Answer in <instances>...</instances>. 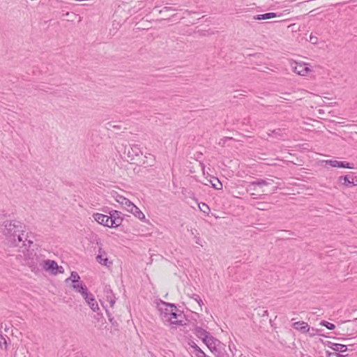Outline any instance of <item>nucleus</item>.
<instances>
[{
    "mask_svg": "<svg viewBox=\"0 0 357 357\" xmlns=\"http://www.w3.org/2000/svg\"><path fill=\"white\" fill-rule=\"evenodd\" d=\"M2 232L6 238V240L13 246H17L18 243L22 241V224L17 220L5 221L1 228Z\"/></svg>",
    "mask_w": 357,
    "mask_h": 357,
    "instance_id": "1",
    "label": "nucleus"
},
{
    "mask_svg": "<svg viewBox=\"0 0 357 357\" xmlns=\"http://www.w3.org/2000/svg\"><path fill=\"white\" fill-rule=\"evenodd\" d=\"M124 154L127 155L128 160L132 163H141L140 159L142 156V151L137 144L130 145L129 147H125Z\"/></svg>",
    "mask_w": 357,
    "mask_h": 357,
    "instance_id": "2",
    "label": "nucleus"
},
{
    "mask_svg": "<svg viewBox=\"0 0 357 357\" xmlns=\"http://www.w3.org/2000/svg\"><path fill=\"white\" fill-rule=\"evenodd\" d=\"M210 351L215 357H228V354L225 350V346L222 344L218 339L213 338V341H210L206 344Z\"/></svg>",
    "mask_w": 357,
    "mask_h": 357,
    "instance_id": "3",
    "label": "nucleus"
},
{
    "mask_svg": "<svg viewBox=\"0 0 357 357\" xmlns=\"http://www.w3.org/2000/svg\"><path fill=\"white\" fill-rule=\"evenodd\" d=\"M82 296L93 312H97L99 310L98 304L94 296L88 289Z\"/></svg>",
    "mask_w": 357,
    "mask_h": 357,
    "instance_id": "4",
    "label": "nucleus"
},
{
    "mask_svg": "<svg viewBox=\"0 0 357 357\" xmlns=\"http://www.w3.org/2000/svg\"><path fill=\"white\" fill-rule=\"evenodd\" d=\"M195 335L201 339L205 344H207L210 341H213V337L209 332L201 327H196L195 329Z\"/></svg>",
    "mask_w": 357,
    "mask_h": 357,
    "instance_id": "5",
    "label": "nucleus"
},
{
    "mask_svg": "<svg viewBox=\"0 0 357 357\" xmlns=\"http://www.w3.org/2000/svg\"><path fill=\"white\" fill-rule=\"evenodd\" d=\"M273 180L270 179V178L257 179L255 181L251 182L248 185L247 190L248 191L256 190L257 186L261 188L264 186L271 185L273 184Z\"/></svg>",
    "mask_w": 357,
    "mask_h": 357,
    "instance_id": "6",
    "label": "nucleus"
},
{
    "mask_svg": "<svg viewBox=\"0 0 357 357\" xmlns=\"http://www.w3.org/2000/svg\"><path fill=\"white\" fill-rule=\"evenodd\" d=\"M160 310L161 311L162 319H164L165 321L168 317L169 314L172 312V310H176V307L174 304L162 302Z\"/></svg>",
    "mask_w": 357,
    "mask_h": 357,
    "instance_id": "7",
    "label": "nucleus"
},
{
    "mask_svg": "<svg viewBox=\"0 0 357 357\" xmlns=\"http://www.w3.org/2000/svg\"><path fill=\"white\" fill-rule=\"evenodd\" d=\"M96 260L98 263L107 267H109L112 264V261H109L107 257V253L101 247L98 249V255L96 257Z\"/></svg>",
    "mask_w": 357,
    "mask_h": 357,
    "instance_id": "8",
    "label": "nucleus"
},
{
    "mask_svg": "<svg viewBox=\"0 0 357 357\" xmlns=\"http://www.w3.org/2000/svg\"><path fill=\"white\" fill-rule=\"evenodd\" d=\"M292 69L294 73L302 76L306 75L310 71L306 63H296Z\"/></svg>",
    "mask_w": 357,
    "mask_h": 357,
    "instance_id": "9",
    "label": "nucleus"
},
{
    "mask_svg": "<svg viewBox=\"0 0 357 357\" xmlns=\"http://www.w3.org/2000/svg\"><path fill=\"white\" fill-rule=\"evenodd\" d=\"M93 217L94 220L99 224L110 227V222L108 215L97 213H94Z\"/></svg>",
    "mask_w": 357,
    "mask_h": 357,
    "instance_id": "10",
    "label": "nucleus"
},
{
    "mask_svg": "<svg viewBox=\"0 0 357 357\" xmlns=\"http://www.w3.org/2000/svg\"><path fill=\"white\" fill-rule=\"evenodd\" d=\"M116 201L119 203L125 209L129 211V208H130L134 204L131 201L125 197L117 195L115 197Z\"/></svg>",
    "mask_w": 357,
    "mask_h": 357,
    "instance_id": "11",
    "label": "nucleus"
},
{
    "mask_svg": "<svg viewBox=\"0 0 357 357\" xmlns=\"http://www.w3.org/2000/svg\"><path fill=\"white\" fill-rule=\"evenodd\" d=\"M43 268L46 271H50L52 273L56 274L59 266L57 263L54 260L47 259L44 261Z\"/></svg>",
    "mask_w": 357,
    "mask_h": 357,
    "instance_id": "12",
    "label": "nucleus"
},
{
    "mask_svg": "<svg viewBox=\"0 0 357 357\" xmlns=\"http://www.w3.org/2000/svg\"><path fill=\"white\" fill-rule=\"evenodd\" d=\"M71 286L74 291H75L77 293H79L81 295H82L84 292L87 291L88 289L86 284L81 280L71 282Z\"/></svg>",
    "mask_w": 357,
    "mask_h": 357,
    "instance_id": "13",
    "label": "nucleus"
},
{
    "mask_svg": "<svg viewBox=\"0 0 357 357\" xmlns=\"http://www.w3.org/2000/svg\"><path fill=\"white\" fill-rule=\"evenodd\" d=\"M294 328L299 331L303 333H306L310 332V326L304 321H297L292 324Z\"/></svg>",
    "mask_w": 357,
    "mask_h": 357,
    "instance_id": "14",
    "label": "nucleus"
},
{
    "mask_svg": "<svg viewBox=\"0 0 357 357\" xmlns=\"http://www.w3.org/2000/svg\"><path fill=\"white\" fill-rule=\"evenodd\" d=\"M327 164H329L331 167H341V168H349L351 169L353 168L351 164L347 162L344 161H338V160H327Z\"/></svg>",
    "mask_w": 357,
    "mask_h": 357,
    "instance_id": "15",
    "label": "nucleus"
},
{
    "mask_svg": "<svg viewBox=\"0 0 357 357\" xmlns=\"http://www.w3.org/2000/svg\"><path fill=\"white\" fill-rule=\"evenodd\" d=\"M326 346L331 348L335 351H340V352H344L346 351L347 349V345L342 344H337V343H333L330 341H327L325 344Z\"/></svg>",
    "mask_w": 357,
    "mask_h": 357,
    "instance_id": "16",
    "label": "nucleus"
},
{
    "mask_svg": "<svg viewBox=\"0 0 357 357\" xmlns=\"http://www.w3.org/2000/svg\"><path fill=\"white\" fill-rule=\"evenodd\" d=\"M178 310L177 309L176 310H172L165 321H167L169 324H172V321H174L175 319H178V317L184 318L183 313L182 312H178Z\"/></svg>",
    "mask_w": 357,
    "mask_h": 357,
    "instance_id": "17",
    "label": "nucleus"
},
{
    "mask_svg": "<svg viewBox=\"0 0 357 357\" xmlns=\"http://www.w3.org/2000/svg\"><path fill=\"white\" fill-rule=\"evenodd\" d=\"M128 212L132 213L136 218L141 220H145V215L135 204H133L132 206L129 208Z\"/></svg>",
    "mask_w": 357,
    "mask_h": 357,
    "instance_id": "18",
    "label": "nucleus"
},
{
    "mask_svg": "<svg viewBox=\"0 0 357 357\" xmlns=\"http://www.w3.org/2000/svg\"><path fill=\"white\" fill-rule=\"evenodd\" d=\"M145 159H143L142 157L140 159L141 162L143 165H146V166L152 167L153 166L155 162V157L151 154L145 155L144 157Z\"/></svg>",
    "mask_w": 357,
    "mask_h": 357,
    "instance_id": "19",
    "label": "nucleus"
},
{
    "mask_svg": "<svg viewBox=\"0 0 357 357\" xmlns=\"http://www.w3.org/2000/svg\"><path fill=\"white\" fill-rule=\"evenodd\" d=\"M277 16L275 13H267L261 15H257L253 17V19L255 20H266L271 18H274Z\"/></svg>",
    "mask_w": 357,
    "mask_h": 357,
    "instance_id": "20",
    "label": "nucleus"
},
{
    "mask_svg": "<svg viewBox=\"0 0 357 357\" xmlns=\"http://www.w3.org/2000/svg\"><path fill=\"white\" fill-rule=\"evenodd\" d=\"M105 292L107 295L108 301L109 302L110 306L113 307L115 304V300L113 298V293L109 286H106L105 288Z\"/></svg>",
    "mask_w": 357,
    "mask_h": 357,
    "instance_id": "21",
    "label": "nucleus"
},
{
    "mask_svg": "<svg viewBox=\"0 0 357 357\" xmlns=\"http://www.w3.org/2000/svg\"><path fill=\"white\" fill-rule=\"evenodd\" d=\"M109 214V215H108V216H109L110 223L112 222L113 221H114L115 219H116L117 218H119L120 215H123L121 212L116 211V210L110 211Z\"/></svg>",
    "mask_w": 357,
    "mask_h": 357,
    "instance_id": "22",
    "label": "nucleus"
},
{
    "mask_svg": "<svg viewBox=\"0 0 357 357\" xmlns=\"http://www.w3.org/2000/svg\"><path fill=\"white\" fill-rule=\"evenodd\" d=\"M339 180L340 182H342V181H343V184L347 187L354 185L353 181H350V177L348 175L340 176L339 178Z\"/></svg>",
    "mask_w": 357,
    "mask_h": 357,
    "instance_id": "23",
    "label": "nucleus"
},
{
    "mask_svg": "<svg viewBox=\"0 0 357 357\" xmlns=\"http://www.w3.org/2000/svg\"><path fill=\"white\" fill-rule=\"evenodd\" d=\"M80 280V277L76 271H72L70 276L66 280V283H68L69 281L71 282Z\"/></svg>",
    "mask_w": 357,
    "mask_h": 357,
    "instance_id": "24",
    "label": "nucleus"
},
{
    "mask_svg": "<svg viewBox=\"0 0 357 357\" xmlns=\"http://www.w3.org/2000/svg\"><path fill=\"white\" fill-rule=\"evenodd\" d=\"M211 183L216 190H221L222 188V185L220 181L217 178H214L213 180H211Z\"/></svg>",
    "mask_w": 357,
    "mask_h": 357,
    "instance_id": "25",
    "label": "nucleus"
},
{
    "mask_svg": "<svg viewBox=\"0 0 357 357\" xmlns=\"http://www.w3.org/2000/svg\"><path fill=\"white\" fill-rule=\"evenodd\" d=\"M123 220V215H120L119 218L115 219L114 221L110 223V227H117L120 226Z\"/></svg>",
    "mask_w": 357,
    "mask_h": 357,
    "instance_id": "26",
    "label": "nucleus"
},
{
    "mask_svg": "<svg viewBox=\"0 0 357 357\" xmlns=\"http://www.w3.org/2000/svg\"><path fill=\"white\" fill-rule=\"evenodd\" d=\"M14 357H25L24 355V349L21 347H17L14 353Z\"/></svg>",
    "mask_w": 357,
    "mask_h": 357,
    "instance_id": "27",
    "label": "nucleus"
},
{
    "mask_svg": "<svg viewBox=\"0 0 357 357\" xmlns=\"http://www.w3.org/2000/svg\"><path fill=\"white\" fill-rule=\"evenodd\" d=\"M186 320L187 319L185 317L184 318L178 317V319H175L174 321H172V324L183 326V325L186 324V323H185Z\"/></svg>",
    "mask_w": 357,
    "mask_h": 357,
    "instance_id": "28",
    "label": "nucleus"
},
{
    "mask_svg": "<svg viewBox=\"0 0 357 357\" xmlns=\"http://www.w3.org/2000/svg\"><path fill=\"white\" fill-rule=\"evenodd\" d=\"M320 324L323 326L326 327L329 330H333L335 328V326L333 324H331L324 320L321 321Z\"/></svg>",
    "mask_w": 357,
    "mask_h": 357,
    "instance_id": "29",
    "label": "nucleus"
},
{
    "mask_svg": "<svg viewBox=\"0 0 357 357\" xmlns=\"http://www.w3.org/2000/svg\"><path fill=\"white\" fill-rule=\"evenodd\" d=\"M199 209L204 213L208 214L210 212L209 206L205 203H202V205L199 204Z\"/></svg>",
    "mask_w": 357,
    "mask_h": 357,
    "instance_id": "30",
    "label": "nucleus"
},
{
    "mask_svg": "<svg viewBox=\"0 0 357 357\" xmlns=\"http://www.w3.org/2000/svg\"><path fill=\"white\" fill-rule=\"evenodd\" d=\"M190 345L192 348L195 349V350L196 351L197 357H198V354H199V351H201L202 353H204V351L194 342H192L191 343H190Z\"/></svg>",
    "mask_w": 357,
    "mask_h": 357,
    "instance_id": "31",
    "label": "nucleus"
},
{
    "mask_svg": "<svg viewBox=\"0 0 357 357\" xmlns=\"http://www.w3.org/2000/svg\"><path fill=\"white\" fill-rule=\"evenodd\" d=\"M267 135L269 137L275 136L277 137L278 136L281 135V130L280 129L273 130L271 131V133H267Z\"/></svg>",
    "mask_w": 357,
    "mask_h": 357,
    "instance_id": "32",
    "label": "nucleus"
},
{
    "mask_svg": "<svg viewBox=\"0 0 357 357\" xmlns=\"http://www.w3.org/2000/svg\"><path fill=\"white\" fill-rule=\"evenodd\" d=\"M6 338L3 336L2 334L0 333V347H2L3 345L6 346Z\"/></svg>",
    "mask_w": 357,
    "mask_h": 357,
    "instance_id": "33",
    "label": "nucleus"
},
{
    "mask_svg": "<svg viewBox=\"0 0 357 357\" xmlns=\"http://www.w3.org/2000/svg\"><path fill=\"white\" fill-rule=\"evenodd\" d=\"M328 357H332V356H335V357H344V356L341 355L340 354H337V353H331V352H328Z\"/></svg>",
    "mask_w": 357,
    "mask_h": 357,
    "instance_id": "34",
    "label": "nucleus"
},
{
    "mask_svg": "<svg viewBox=\"0 0 357 357\" xmlns=\"http://www.w3.org/2000/svg\"><path fill=\"white\" fill-rule=\"evenodd\" d=\"M194 296H195V300L198 303L199 306H202V305H203L204 303H203L202 299L200 298V297L198 295H194Z\"/></svg>",
    "mask_w": 357,
    "mask_h": 357,
    "instance_id": "35",
    "label": "nucleus"
},
{
    "mask_svg": "<svg viewBox=\"0 0 357 357\" xmlns=\"http://www.w3.org/2000/svg\"><path fill=\"white\" fill-rule=\"evenodd\" d=\"M268 204L266 203H263V202H259L258 203V205L259 206L257 207L258 209H260V210H265V206L267 205Z\"/></svg>",
    "mask_w": 357,
    "mask_h": 357,
    "instance_id": "36",
    "label": "nucleus"
},
{
    "mask_svg": "<svg viewBox=\"0 0 357 357\" xmlns=\"http://www.w3.org/2000/svg\"><path fill=\"white\" fill-rule=\"evenodd\" d=\"M169 10H176V9L172 8V7L165 6L163 8V9L162 10H160V12L169 11Z\"/></svg>",
    "mask_w": 357,
    "mask_h": 357,
    "instance_id": "37",
    "label": "nucleus"
},
{
    "mask_svg": "<svg viewBox=\"0 0 357 357\" xmlns=\"http://www.w3.org/2000/svg\"><path fill=\"white\" fill-rule=\"evenodd\" d=\"M27 241V243L28 244H26V243H24V245L26 246L28 245L29 247L31 246V245L33 243V241H31V240H28L27 238H25V242Z\"/></svg>",
    "mask_w": 357,
    "mask_h": 357,
    "instance_id": "38",
    "label": "nucleus"
},
{
    "mask_svg": "<svg viewBox=\"0 0 357 357\" xmlns=\"http://www.w3.org/2000/svg\"><path fill=\"white\" fill-rule=\"evenodd\" d=\"M312 331L313 333L310 334L311 336L314 335L316 333H318L319 332V329H314V328H312Z\"/></svg>",
    "mask_w": 357,
    "mask_h": 357,
    "instance_id": "39",
    "label": "nucleus"
},
{
    "mask_svg": "<svg viewBox=\"0 0 357 357\" xmlns=\"http://www.w3.org/2000/svg\"><path fill=\"white\" fill-rule=\"evenodd\" d=\"M198 357H210V356L206 355V354L204 352L202 353L201 351H199V354H198Z\"/></svg>",
    "mask_w": 357,
    "mask_h": 357,
    "instance_id": "40",
    "label": "nucleus"
},
{
    "mask_svg": "<svg viewBox=\"0 0 357 357\" xmlns=\"http://www.w3.org/2000/svg\"><path fill=\"white\" fill-rule=\"evenodd\" d=\"M20 234L22 235V241H21V242H25V238H26V237H25V234L23 233V231L20 232Z\"/></svg>",
    "mask_w": 357,
    "mask_h": 357,
    "instance_id": "41",
    "label": "nucleus"
},
{
    "mask_svg": "<svg viewBox=\"0 0 357 357\" xmlns=\"http://www.w3.org/2000/svg\"><path fill=\"white\" fill-rule=\"evenodd\" d=\"M310 41H311L312 43H316V42H317V38H315V39H314V38H313L312 37H311V38H310Z\"/></svg>",
    "mask_w": 357,
    "mask_h": 357,
    "instance_id": "42",
    "label": "nucleus"
},
{
    "mask_svg": "<svg viewBox=\"0 0 357 357\" xmlns=\"http://www.w3.org/2000/svg\"><path fill=\"white\" fill-rule=\"evenodd\" d=\"M59 272V273H63V268L61 266L60 268L59 267V269L57 270V272Z\"/></svg>",
    "mask_w": 357,
    "mask_h": 357,
    "instance_id": "43",
    "label": "nucleus"
},
{
    "mask_svg": "<svg viewBox=\"0 0 357 357\" xmlns=\"http://www.w3.org/2000/svg\"><path fill=\"white\" fill-rule=\"evenodd\" d=\"M277 188H278V187H276V186L273 187V189H272L271 193L275 192V191L277 190Z\"/></svg>",
    "mask_w": 357,
    "mask_h": 357,
    "instance_id": "44",
    "label": "nucleus"
},
{
    "mask_svg": "<svg viewBox=\"0 0 357 357\" xmlns=\"http://www.w3.org/2000/svg\"><path fill=\"white\" fill-rule=\"evenodd\" d=\"M251 195L254 196V195H257L255 193H252Z\"/></svg>",
    "mask_w": 357,
    "mask_h": 357,
    "instance_id": "45",
    "label": "nucleus"
},
{
    "mask_svg": "<svg viewBox=\"0 0 357 357\" xmlns=\"http://www.w3.org/2000/svg\"><path fill=\"white\" fill-rule=\"evenodd\" d=\"M265 314H267V311H265V312H264V315H265Z\"/></svg>",
    "mask_w": 357,
    "mask_h": 357,
    "instance_id": "46",
    "label": "nucleus"
}]
</instances>
